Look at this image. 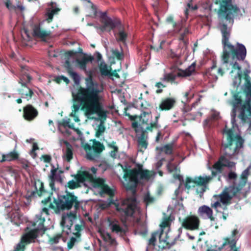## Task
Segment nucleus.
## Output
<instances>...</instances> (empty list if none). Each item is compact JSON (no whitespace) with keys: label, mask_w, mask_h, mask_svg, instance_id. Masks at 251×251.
Listing matches in <instances>:
<instances>
[{"label":"nucleus","mask_w":251,"mask_h":251,"mask_svg":"<svg viewBox=\"0 0 251 251\" xmlns=\"http://www.w3.org/2000/svg\"><path fill=\"white\" fill-rule=\"evenodd\" d=\"M94 79H85L86 87H82L80 79H74V83L71 88V93L74 103V111L79 109L90 119L100 121L95 136L99 138L105 130L104 125L108 111L103 108L101 102L100 93L103 88Z\"/></svg>","instance_id":"f257e3e1"},{"label":"nucleus","mask_w":251,"mask_h":251,"mask_svg":"<svg viewBox=\"0 0 251 251\" xmlns=\"http://www.w3.org/2000/svg\"><path fill=\"white\" fill-rule=\"evenodd\" d=\"M215 3L219 5L217 14L220 20L219 28L222 34V57L224 63H228L230 57L232 60L244 61L247 55L245 46L239 43H237L235 45L230 43L231 29L224 22L226 20L233 25L234 17L239 15L240 8L236 5L232 4V0H215Z\"/></svg>","instance_id":"f03ea898"},{"label":"nucleus","mask_w":251,"mask_h":251,"mask_svg":"<svg viewBox=\"0 0 251 251\" xmlns=\"http://www.w3.org/2000/svg\"><path fill=\"white\" fill-rule=\"evenodd\" d=\"M222 133L226 135V142L222 143L224 154L221 156L218 161L212 166L211 176L204 177L196 176L194 179L187 177L186 179L185 187L189 190L196 185H202L209 183L214 177L223 172L224 167L235 168V163L229 159L238 155L240 150L243 147L244 140L237 134H235L232 128H228L226 125L222 130Z\"/></svg>","instance_id":"7ed1b4c3"},{"label":"nucleus","mask_w":251,"mask_h":251,"mask_svg":"<svg viewBox=\"0 0 251 251\" xmlns=\"http://www.w3.org/2000/svg\"><path fill=\"white\" fill-rule=\"evenodd\" d=\"M250 174V167H248L242 173L239 182H234L231 186L225 188L220 194L215 195L214 198L219 199L226 206L230 204L232 198L246 185Z\"/></svg>","instance_id":"20e7f679"},{"label":"nucleus","mask_w":251,"mask_h":251,"mask_svg":"<svg viewBox=\"0 0 251 251\" xmlns=\"http://www.w3.org/2000/svg\"><path fill=\"white\" fill-rule=\"evenodd\" d=\"M232 106L231 113V122H236L237 112L239 113L238 117L242 122L246 123L251 119V105L249 101L243 102L240 96L239 92L233 94L232 100L230 102Z\"/></svg>","instance_id":"39448f33"},{"label":"nucleus","mask_w":251,"mask_h":251,"mask_svg":"<svg viewBox=\"0 0 251 251\" xmlns=\"http://www.w3.org/2000/svg\"><path fill=\"white\" fill-rule=\"evenodd\" d=\"M137 167L138 168L124 170L123 178L126 181H128L126 185L128 190L135 191L139 179L149 180L151 176L150 171L143 169L142 165L137 164Z\"/></svg>","instance_id":"423d86ee"},{"label":"nucleus","mask_w":251,"mask_h":251,"mask_svg":"<svg viewBox=\"0 0 251 251\" xmlns=\"http://www.w3.org/2000/svg\"><path fill=\"white\" fill-rule=\"evenodd\" d=\"M80 204L81 201L77 196L72 193L67 192L66 195L60 196L58 199H54L49 206L57 213L60 211L70 210L73 207L75 210H79Z\"/></svg>","instance_id":"0eeeda50"},{"label":"nucleus","mask_w":251,"mask_h":251,"mask_svg":"<svg viewBox=\"0 0 251 251\" xmlns=\"http://www.w3.org/2000/svg\"><path fill=\"white\" fill-rule=\"evenodd\" d=\"M108 196L109 198L106 201L107 204L110 206L111 205H114L117 211L124 218L125 221L129 217H133L136 209L135 198H127L122 200L120 203L114 201V196Z\"/></svg>","instance_id":"6e6552de"},{"label":"nucleus","mask_w":251,"mask_h":251,"mask_svg":"<svg viewBox=\"0 0 251 251\" xmlns=\"http://www.w3.org/2000/svg\"><path fill=\"white\" fill-rule=\"evenodd\" d=\"M179 221H181V226L178 229V236L182 233V228L189 230H196L199 229L200 220L196 215H188L182 220L179 218Z\"/></svg>","instance_id":"1a4fd4ad"},{"label":"nucleus","mask_w":251,"mask_h":251,"mask_svg":"<svg viewBox=\"0 0 251 251\" xmlns=\"http://www.w3.org/2000/svg\"><path fill=\"white\" fill-rule=\"evenodd\" d=\"M196 62H193L185 70H181L177 68H174L171 73L167 74L164 78H176V77L190 76L196 73Z\"/></svg>","instance_id":"9d476101"},{"label":"nucleus","mask_w":251,"mask_h":251,"mask_svg":"<svg viewBox=\"0 0 251 251\" xmlns=\"http://www.w3.org/2000/svg\"><path fill=\"white\" fill-rule=\"evenodd\" d=\"M100 22L102 25L100 29L102 31H110L116 27L120 22L118 21L112 19L107 15V12H102L100 15Z\"/></svg>","instance_id":"9b49d317"},{"label":"nucleus","mask_w":251,"mask_h":251,"mask_svg":"<svg viewBox=\"0 0 251 251\" xmlns=\"http://www.w3.org/2000/svg\"><path fill=\"white\" fill-rule=\"evenodd\" d=\"M99 70L102 76L113 77L117 78H120L118 74L121 71V67L117 69H113L112 65H108L104 62H101L99 65Z\"/></svg>","instance_id":"f8f14e48"},{"label":"nucleus","mask_w":251,"mask_h":251,"mask_svg":"<svg viewBox=\"0 0 251 251\" xmlns=\"http://www.w3.org/2000/svg\"><path fill=\"white\" fill-rule=\"evenodd\" d=\"M105 182V180L100 178H97L94 181L95 187L100 189V195L102 197L105 195L115 196V190L111 188Z\"/></svg>","instance_id":"ddd939ff"},{"label":"nucleus","mask_w":251,"mask_h":251,"mask_svg":"<svg viewBox=\"0 0 251 251\" xmlns=\"http://www.w3.org/2000/svg\"><path fill=\"white\" fill-rule=\"evenodd\" d=\"M237 229H234L231 233L230 237H226L224 238V242L221 246V249H223L226 246L229 245L230 251H240L239 248H237L236 245L239 239L237 236L238 234Z\"/></svg>","instance_id":"4468645a"},{"label":"nucleus","mask_w":251,"mask_h":251,"mask_svg":"<svg viewBox=\"0 0 251 251\" xmlns=\"http://www.w3.org/2000/svg\"><path fill=\"white\" fill-rule=\"evenodd\" d=\"M231 64L232 65L230 72L231 76H233L234 78H250L249 76L250 70L246 69L242 71L241 66L236 62H232Z\"/></svg>","instance_id":"2eb2a0df"},{"label":"nucleus","mask_w":251,"mask_h":251,"mask_svg":"<svg viewBox=\"0 0 251 251\" xmlns=\"http://www.w3.org/2000/svg\"><path fill=\"white\" fill-rule=\"evenodd\" d=\"M38 111L31 104H27L23 107V118L27 121L34 120L38 115Z\"/></svg>","instance_id":"dca6fc26"},{"label":"nucleus","mask_w":251,"mask_h":251,"mask_svg":"<svg viewBox=\"0 0 251 251\" xmlns=\"http://www.w3.org/2000/svg\"><path fill=\"white\" fill-rule=\"evenodd\" d=\"M176 100L175 98L172 97H167L161 100L159 104L158 109L160 111H166L172 109L176 104Z\"/></svg>","instance_id":"f3484780"},{"label":"nucleus","mask_w":251,"mask_h":251,"mask_svg":"<svg viewBox=\"0 0 251 251\" xmlns=\"http://www.w3.org/2000/svg\"><path fill=\"white\" fill-rule=\"evenodd\" d=\"M141 131V134L140 136L137 138L138 147L139 148L138 151L143 152L146 150L148 146V142L147 141L148 134L146 128L145 129L141 127L140 129Z\"/></svg>","instance_id":"a211bd4d"},{"label":"nucleus","mask_w":251,"mask_h":251,"mask_svg":"<svg viewBox=\"0 0 251 251\" xmlns=\"http://www.w3.org/2000/svg\"><path fill=\"white\" fill-rule=\"evenodd\" d=\"M45 221V218L43 217L42 213L36 215L34 221L32 224V226L34 227L32 230H36V232L37 234H38L40 231L45 232L46 229L44 226Z\"/></svg>","instance_id":"6ab92c4d"},{"label":"nucleus","mask_w":251,"mask_h":251,"mask_svg":"<svg viewBox=\"0 0 251 251\" xmlns=\"http://www.w3.org/2000/svg\"><path fill=\"white\" fill-rule=\"evenodd\" d=\"M198 213L199 215L204 219H209L211 222L215 221L212 209L208 206L202 205L199 207Z\"/></svg>","instance_id":"aec40b11"},{"label":"nucleus","mask_w":251,"mask_h":251,"mask_svg":"<svg viewBox=\"0 0 251 251\" xmlns=\"http://www.w3.org/2000/svg\"><path fill=\"white\" fill-rule=\"evenodd\" d=\"M74 176L79 184L86 181L94 182L95 180L93 175L86 171H78L77 174Z\"/></svg>","instance_id":"412c9836"},{"label":"nucleus","mask_w":251,"mask_h":251,"mask_svg":"<svg viewBox=\"0 0 251 251\" xmlns=\"http://www.w3.org/2000/svg\"><path fill=\"white\" fill-rule=\"evenodd\" d=\"M22 79H20L19 81V83H21L22 86V88L19 90V93L22 95L23 97L25 96L27 100H29L31 99L34 94L33 91L28 86L30 79H27L25 83L22 82Z\"/></svg>","instance_id":"4be33fe9"},{"label":"nucleus","mask_w":251,"mask_h":251,"mask_svg":"<svg viewBox=\"0 0 251 251\" xmlns=\"http://www.w3.org/2000/svg\"><path fill=\"white\" fill-rule=\"evenodd\" d=\"M37 236L38 234L36 233V230H30L22 237L20 242L25 245L35 239Z\"/></svg>","instance_id":"5701e85b"},{"label":"nucleus","mask_w":251,"mask_h":251,"mask_svg":"<svg viewBox=\"0 0 251 251\" xmlns=\"http://www.w3.org/2000/svg\"><path fill=\"white\" fill-rule=\"evenodd\" d=\"M167 169L169 173L173 174L175 179L181 180L182 176L179 174L180 170L175 164L169 161L167 164Z\"/></svg>","instance_id":"b1692460"},{"label":"nucleus","mask_w":251,"mask_h":251,"mask_svg":"<svg viewBox=\"0 0 251 251\" xmlns=\"http://www.w3.org/2000/svg\"><path fill=\"white\" fill-rule=\"evenodd\" d=\"M94 60V57L91 55H87L86 54H84L82 58L80 59H76V62L79 68L86 72V64L88 62H92Z\"/></svg>","instance_id":"393cba45"},{"label":"nucleus","mask_w":251,"mask_h":251,"mask_svg":"<svg viewBox=\"0 0 251 251\" xmlns=\"http://www.w3.org/2000/svg\"><path fill=\"white\" fill-rule=\"evenodd\" d=\"M50 31L41 29L39 25H35L33 30V36L41 39L45 38L50 35Z\"/></svg>","instance_id":"a878e982"},{"label":"nucleus","mask_w":251,"mask_h":251,"mask_svg":"<svg viewBox=\"0 0 251 251\" xmlns=\"http://www.w3.org/2000/svg\"><path fill=\"white\" fill-rule=\"evenodd\" d=\"M208 73L209 75L215 77L214 78H218L217 75L223 76L224 74V71L222 68H217L216 66V62L215 61H213L212 65L208 70Z\"/></svg>","instance_id":"bb28decb"},{"label":"nucleus","mask_w":251,"mask_h":251,"mask_svg":"<svg viewBox=\"0 0 251 251\" xmlns=\"http://www.w3.org/2000/svg\"><path fill=\"white\" fill-rule=\"evenodd\" d=\"M19 154L18 152L15 151L10 152L9 153L6 154H3L2 158L0 159V162H2L4 161H11L15 160L18 159Z\"/></svg>","instance_id":"cd10ccee"},{"label":"nucleus","mask_w":251,"mask_h":251,"mask_svg":"<svg viewBox=\"0 0 251 251\" xmlns=\"http://www.w3.org/2000/svg\"><path fill=\"white\" fill-rule=\"evenodd\" d=\"M166 22L168 24L172 25L174 30L176 33H178L180 31L182 26L180 23H177L174 20L173 16L170 15L167 17Z\"/></svg>","instance_id":"c85d7f7f"},{"label":"nucleus","mask_w":251,"mask_h":251,"mask_svg":"<svg viewBox=\"0 0 251 251\" xmlns=\"http://www.w3.org/2000/svg\"><path fill=\"white\" fill-rule=\"evenodd\" d=\"M151 117V115L150 110L142 112L140 116H139V121L141 123V126L144 124L149 126V121Z\"/></svg>","instance_id":"c756f323"},{"label":"nucleus","mask_w":251,"mask_h":251,"mask_svg":"<svg viewBox=\"0 0 251 251\" xmlns=\"http://www.w3.org/2000/svg\"><path fill=\"white\" fill-rule=\"evenodd\" d=\"M66 149L64 157L68 161L70 162L73 158V152L71 145L68 142H65Z\"/></svg>","instance_id":"7c9ffc66"},{"label":"nucleus","mask_w":251,"mask_h":251,"mask_svg":"<svg viewBox=\"0 0 251 251\" xmlns=\"http://www.w3.org/2000/svg\"><path fill=\"white\" fill-rule=\"evenodd\" d=\"M126 115L129 117L131 121H134L132 123V127L134 128L136 133L139 132L140 131V129L142 127L141 125L139 124L138 122L136 121L138 118H139V116L137 115H130L129 114H126Z\"/></svg>","instance_id":"2f4dec72"},{"label":"nucleus","mask_w":251,"mask_h":251,"mask_svg":"<svg viewBox=\"0 0 251 251\" xmlns=\"http://www.w3.org/2000/svg\"><path fill=\"white\" fill-rule=\"evenodd\" d=\"M93 150L95 153L99 154L104 150V146L100 142L94 139L92 146Z\"/></svg>","instance_id":"473e14b6"},{"label":"nucleus","mask_w":251,"mask_h":251,"mask_svg":"<svg viewBox=\"0 0 251 251\" xmlns=\"http://www.w3.org/2000/svg\"><path fill=\"white\" fill-rule=\"evenodd\" d=\"M110 226L112 232L116 233H119L121 236H124L126 234V230L121 227L118 224L110 223Z\"/></svg>","instance_id":"72a5a7b5"},{"label":"nucleus","mask_w":251,"mask_h":251,"mask_svg":"<svg viewBox=\"0 0 251 251\" xmlns=\"http://www.w3.org/2000/svg\"><path fill=\"white\" fill-rule=\"evenodd\" d=\"M64 65L72 78H78V75L73 71L71 62L69 59L65 61Z\"/></svg>","instance_id":"f704fd0d"},{"label":"nucleus","mask_w":251,"mask_h":251,"mask_svg":"<svg viewBox=\"0 0 251 251\" xmlns=\"http://www.w3.org/2000/svg\"><path fill=\"white\" fill-rule=\"evenodd\" d=\"M176 240V238L172 242H170L168 239L164 241H160L159 248L161 249H170L175 244Z\"/></svg>","instance_id":"c9c22d12"},{"label":"nucleus","mask_w":251,"mask_h":251,"mask_svg":"<svg viewBox=\"0 0 251 251\" xmlns=\"http://www.w3.org/2000/svg\"><path fill=\"white\" fill-rule=\"evenodd\" d=\"M174 144L173 143H169L162 147L160 150L167 155H171L173 153Z\"/></svg>","instance_id":"e433bc0d"},{"label":"nucleus","mask_w":251,"mask_h":251,"mask_svg":"<svg viewBox=\"0 0 251 251\" xmlns=\"http://www.w3.org/2000/svg\"><path fill=\"white\" fill-rule=\"evenodd\" d=\"M78 210H75L74 209V211H70L68 212L65 215L69 218H71L70 219V225H67L66 226L68 227V229H71L72 226L73 225V220H75L77 218V212Z\"/></svg>","instance_id":"4c0bfd02"},{"label":"nucleus","mask_w":251,"mask_h":251,"mask_svg":"<svg viewBox=\"0 0 251 251\" xmlns=\"http://www.w3.org/2000/svg\"><path fill=\"white\" fill-rule=\"evenodd\" d=\"M39 188L38 189L36 187V192H32L31 193V196H34L35 194H37L39 196H41L42 195H45L46 194H48L49 192L46 191L44 189V184L42 182H39Z\"/></svg>","instance_id":"58836bf2"},{"label":"nucleus","mask_w":251,"mask_h":251,"mask_svg":"<svg viewBox=\"0 0 251 251\" xmlns=\"http://www.w3.org/2000/svg\"><path fill=\"white\" fill-rule=\"evenodd\" d=\"M160 117V114H158L155 117L154 121L153 123H151L149 126H148L146 128L149 131H152L153 128H158L159 127L158 126V119Z\"/></svg>","instance_id":"ea45409f"},{"label":"nucleus","mask_w":251,"mask_h":251,"mask_svg":"<svg viewBox=\"0 0 251 251\" xmlns=\"http://www.w3.org/2000/svg\"><path fill=\"white\" fill-rule=\"evenodd\" d=\"M246 83L244 90V92L245 94L246 97L249 100L251 99V82L250 79H245Z\"/></svg>","instance_id":"a19ab883"},{"label":"nucleus","mask_w":251,"mask_h":251,"mask_svg":"<svg viewBox=\"0 0 251 251\" xmlns=\"http://www.w3.org/2000/svg\"><path fill=\"white\" fill-rule=\"evenodd\" d=\"M20 75L23 77V78H25V77H26V78H32V75H30V73L28 69V67L25 66H21Z\"/></svg>","instance_id":"79ce46f5"},{"label":"nucleus","mask_w":251,"mask_h":251,"mask_svg":"<svg viewBox=\"0 0 251 251\" xmlns=\"http://www.w3.org/2000/svg\"><path fill=\"white\" fill-rule=\"evenodd\" d=\"M62 238V234L58 233L52 237H50L49 239V243L50 245L57 244L59 240Z\"/></svg>","instance_id":"37998d69"},{"label":"nucleus","mask_w":251,"mask_h":251,"mask_svg":"<svg viewBox=\"0 0 251 251\" xmlns=\"http://www.w3.org/2000/svg\"><path fill=\"white\" fill-rule=\"evenodd\" d=\"M127 37V33L124 30L120 31L116 37V40L118 42H121L125 43Z\"/></svg>","instance_id":"c03bdc74"},{"label":"nucleus","mask_w":251,"mask_h":251,"mask_svg":"<svg viewBox=\"0 0 251 251\" xmlns=\"http://www.w3.org/2000/svg\"><path fill=\"white\" fill-rule=\"evenodd\" d=\"M143 200L146 206L153 203L155 201V198L151 196L149 193H147L145 195Z\"/></svg>","instance_id":"a18cd8bd"},{"label":"nucleus","mask_w":251,"mask_h":251,"mask_svg":"<svg viewBox=\"0 0 251 251\" xmlns=\"http://www.w3.org/2000/svg\"><path fill=\"white\" fill-rule=\"evenodd\" d=\"M67 186L70 189H75L81 186L80 184L75 180H71L68 182Z\"/></svg>","instance_id":"49530a36"},{"label":"nucleus","mask_w":251,"mask_h":251,"mask_svg":"<svg viewBox=\"0 0 251 251\" xmlns=\"http://www.w3.org/2000/svg\"><path fill=\"white\" fill-rule=\"evenodd\" d=\"M171 219L170 216L164 218L163 221L160 225L161 228L164 229L166 227H169L171 225Z\"/></svg>","instance_id":"de8ad7c7"},{"label":"nucleus","mask_w":251,"mask_h":251,"mask_svg":"<svg viewBox=\"0 0 251 251\" xmlns=\"http://www.w3.org/2000/svg\"><path fill=\"white\" fill-rule=\"evenodd\" d=\"M209 183H207L204 185H198L199 186H201L200 188H198L196 190V192L197 194H199L200 197H201L203 193L206 191L207 189V186Z\"/></svg>","instance_id":"09e8293b"},{"label":"nucleus","mask_w":251,"mask_h":251,"mask_svg":"<svg viewBox=\"0 0 251 251\" xmlns=\"http://www.w3.org/2000/svg\"><path fill=\"white\" fill-rule=\"evenodd\" d=\"M60 125L64 127H68L71 129L74 128V125L73 124H70L69 119H68V120H63L60 123Z\"/></svg>","instance_id":"8fccbe9b"},{"label":"nucleus","mask_w":251,"mask_h":251,"mask_svg":"<svg viewBox=\"0 0 251 251\" xmlns=\"http://www.w3.org/2000/svg\"><path fill=\"white\" fill-rule=\"evenodd\" d=\"M227 178L229 180H234L233 183L234 182H236V180L237 178V175L235 172L231 171L228 173ZM239 182V181H238V182ZM237 183H238V182H237Z\"/></svg>","instance_id":"3c124183"},{"label":"nucleus","mask_w":251,"mask_h":251,"mask_svg":"<svg viewBox=\"0 0 251 251\" xmlns=\"http://www.w3.org/2000/svg\"><path fill=\"white\" fill-rule=\"evenodd\" d=\"M100 233L101 236L102 237L104 241H107V239H108L109 240H110L111 241V244H112L113 242L115 241V240L112 238L110 233H106V236H105L103 232H100Z\"/></svg>","instance_id":"603ef678"},{"label":"nucleus","mask_w":251,"mask_h":251,"mask_svg":"<svg viewBox=\"0 0 251 251\" xmlns=\"http://www.w3.org/2000/svg\"><path fill=\"white\" fill-rule=\"evenodd\" d=\"M76 242V239L75 237H72L71 238L70 240L67 243V248L68 250L73 249L75 242Z\"/></svg>","instance_id":"864d4df0"},{"label":"nucleus","mask_w":251,"mask_h":251,"mask_svg":"<svg viewBox=\"0 0 251 251\" xmlns=\"http://www.w3.org/2000/svg\"><path fill=\"white\" fill-rule=\"evenodd\" d=\"M155 86L157 87V89L156 91L157 94H160L162 92V88L166 87V85H164L162 83L159 82H157L155 84Z\"/></svg>","instance_id":"5fc2aeb1"},{"label":"nucleus","mask_w":251,"mask_h":251,"mask_svg":"<svg viewBox=\"0 0 251 251\" xmlns=\"http://www.w3.org/2000/svg\"><path fill=\"white\" fill-rule=\"evenodd\" d=\"M156 233H153L151 234V237L149 241V244L150 245H152L153 246L155 245L156 240Z\"/></svg>","instance_id":"6e6d98bb"},{"label":"nucleus","mask_w":251,"mask_h":251,"mask_svg":"<svg viewBox=\"0 0 251 251\" xmlns=\"http://www.w3.org/2000/svg\"><path fill=\"white\" fill-rule=\"evenodd\" d=\"M217 117H218V115L216 114H215V113L212 114L209 118L206 119L204 121V124L206 125H208L209 123L210 122H211L212 121L216 120L217 119Z\"/></svg>","instance_id":"4d7b16f0"},{"label":"nucleus","mask_w":251,"mask_h":251,"mask_svg":"<svg viewBox=\"0 0 251 251\" xmlns=\"http://www.w3.org/2000/svg\"><path fill=\"white\" fill-rule=\"evenodd\" d=\"M113 55L119 60L123 59L124 55L122 52H120L118 50H115L113 52Z\"/></svg>","instance_id":"13d9d810"},{"label":"nucleus","mask_w":251,"mask_h":251,"mask_svg":"<svg viewBox=\"0 0 251 251\" xmlns=\"http://www.w3.org/2000/svg\"><path fill=\"white\" fill-rule=\"evenodd\" d=\"M57 168H55L54 166H52V168L50 171V175L49 176L50 179H55L56 174L57 172Z\"/></svg>","instance_id":"bf43d9fd"},{"label":"nucleus","mask_w":251,"mask_h":251,"mask_svg":"<svg viewBox=\"0 0 251 251\" xmlns=\"http://www.w3.org/2000/svg\"><path fill=\"white\" fill-rule=\"evenodd\" d=\"M25 245L21 242L17 245L14 251H24Z\"/></svg>","instance_id":"052dcab7"},{"label":"nucleus","mask_w":251,"mask_h":251,"mask_svg":"<svg viewBox=\"0 0 251 251\" xmlns=\"http://www.w3.org/2000/svg\"><path fill=\"white\" fill-rule=\"evenodd\" d=\"M151 106L150 104L148 103L147 101H145V103H144L143 102H141L140 107L142 112L145 111V110L148 109V107Z\"/></svg>","instance_id":"680f3d73"},{"label":"nucleus","mask_w":251,"mask_h":251,"mask_svg":"<svg viewBox=\"0 0 251 251\" xmlns=\"http://www.w3.org/2000/svg\"><path fill=\"white\" fill-rule=\"evenodd\" d=\"M41 158L44 160L46 163H50L51 160V157L50 155L44 154L42 155Z\"/></svg>","instance_id":"e2e57ef3"},{"label":"nucleus","mask_w":251,"mask_h":251,"mask_svg":"<svg viewBox=\"0 0 251 251\" xmlns=\"http://www.w3.org/2000/svg\"><path fill=\"white\" fill-rule=\"evenodd\" d=\"M77 53L76 51L74 50H69L65 52V55L66 57H72L75 55Z\"/></svg>","instance_id":"0e129e2a"},{"label":"nucleus","mask_w":251,"mask_h":251,"mask_svg":"<svg viewBox=\"0 0 251 251\" xmlns=\"http://www.w3.org/2000/svg\"><path fill=\"white\" fill-rule=\"evenodd\" d=\"M218 201L215 202L214 203L211 204V207L214 208H217L218 207H222V203L220 202L219 199H217Z\"/></svg>","instance_id":"69168bd1"},{"label":"nucleus","mask_w":251,"mask_h":251,"mask_svg":"<svg viewBox=\"0 0 251 251\" xmlns=\"http://www.w3.org/2000/svg\"><path fill=\"white\" fill-rule=\"evenodd\" d=\"M193 0H190V2L187 3V7L188 8L192 9V10H196L198 8V7L197 5H195L193 6L192 4Z\"/></svg>","instance_id":"338daca9"},{"label":"nucleus","mask_w":251,"mask_h":251,"mask_svg":"<svg viewBox=\"0 0 251 251\" xmlns=\"http://www.w3.org/2000/svg\"><path fill=\"white\" fill-rule=\"evenodd\" d=\"M86 156H87V159L91 160H94L95 158V156H96L95 154L91 152H88L87 153Z\"/></svg>","instance_id":"774afa93"}]
</instances>
